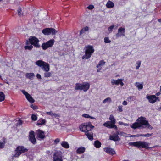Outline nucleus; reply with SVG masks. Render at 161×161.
Listing matches in <instances>:
<instances>
[{
	"instance_id": "nucleus-1",
	"label": "nucleus",
	"mask_w": 161,
	"mask_h": 161,
	"mask_svg": "<svg viewBox=\"0 0 161 161\" xmlns=\"http://www.w3.org/2000/svg\"><path fill=\"white\" fill-rule=\"evenodd\" d=\"M137 122L132 124L130 127L133 129L147 128L152 130L153 127L151 125L146 118L143 116L139 117L136 120Z\"/></svg>"
},
{
	"instance_id": "nucleus-2",
	"label": "nucleus",
	"mask_w": 161,
	"mask_h": 161,
	"mask_svg": "<svg viewBox=\"0 0 161 161\" xmlns=\"http://www.w3.org/2000/svg\"><path fill=\"white\" fill-rule=\"evenodd\" d=\"M84 49L85 54L82 57V58L83 59H88L91 57L92 54L94 52L93 47L92 46L88 45L85 47Z\"/></svg>"
},
{
	"instance_id": "nucleus-3",
	"label": "nucleus",
	"mask_w": 161,
	"mask_h": 161,
	"mask_svg": "<svg viewBox=\"0 0 161 161\" xmlns=\"http://www.w3.org/2000/svg\"><path fill=\"white\" fill-rule=\"evenodd\" d=\"M131 145L134 146L138 148H145L147 149L150 148L149 147V143L145 141H137L130 143Z\"/></svg>"
},
{
	"instance_id": "nucleus-4",
	"label": "nucleus",
	"mask_w": 161,
	"mask_h": 161,
	"mask_svg": "<svg viewBox=\"0 0 161 161\" xmlns=\"http://www.w3.org/2000/svg\"><path fill=\"white\" fill-rule=\"evenodd\" d=\"M109 119L111 121H108L105 122L103 124V125L104 126L109 128H116L117 126L115 125L116 123V120L113 115L112 114L110 115Z\"/></svg>"
},
{
	"instance_id": "nucleus-5",
	"label": "nucleus",
	"mask_w": 161,
	"mask_h": 161,
	"mask_svg": "<svg viewBox=\"0 0 161 161\" xmlns=\"http://www.w3.org/2000/svg\"><path fill=\"white\" fill-rule=\"evenodd\" d=\"M28 151V149L25 148L23 146H19L17 147L15 150V154L13 155V157H19L22 153H24Z\"/></svg>"
},
{
	"instance_id": "nucleus-6",
	"label": "nucleus",
	"mask_w": 161,
	"mask_h": 161,
	"mask_svg": "<svg viewBox=\"0 0 161 161\" xmlns=\"http://www.w3.org/2000/svg\"><path fill=\"white\" fill-rule=\"evenodd\" d=\"M85 124V125H81V131L85 133L92 131L91 130L93 129L94 126L92 125L91 122Z\"/></svg>"
},
{
	"instance_id": "nucleus-7",
	"label": "nucleus",
	"mask_w": 161,
	"mask_h": 161,
	"mask_svg": "<svg viewBox=\"0 0 161 161\" xmlns=\"http://www.w3.org/2000/svg\"><path fill=\"white\" fill-rule=\"evenodd\" d=\"M29 42L32 45H33L36 48H39L40 47L39 42V41L35 36H30L29 38Z\"/></svg>"
},
{
	"instance_id": "nucleus-8",
	"label": "nucleus",
	"mask_w": 161,
	"mask_h": 161,
	"mask_svg": "<svg viewBox=\"0 0 161 161\" xmlns=\"http://www.w3.org/2000/svg\"><path fill=\"white\" fill-rule=\"evenodd\" d=\"M58 31L54 28H47L43 29L42 31V32L45 35H49L50 34L54 35L57 33Z\"/></svg>"
},
{
	"instance_id": "nucleus-9",
	"label": "nucleus",
	"mask_w": 161,
	"mask_h": 161,
	"mask_svg": "<svg viewBox=\"0 0 161 161\" xmlns=\"http://www.w3.org/2000/svg\"><path fill=\"white\" fill-rule=\"evenodd\" d=\"M54 39H51L46 43H43L41 47L43 50H45L48 48L52 47L54 44Z\"/></svg>"
},
{
	"instance_id": "nucleus-10",
	"label": "nucleus",
	"mask_w": 161,
	"mask_h": 161,
	"mask_svg": "<svg viewBox=\"0 0 161 161\" xmlns=\"http://www.w3.org/2000/svg\"><path fill=\"white\" fill-rule=\"evenodd\" d=\"M125 29L122 27L119 28L118 30V33H116L115 36L116 38L124 36H125Z\"/></svg>"
},
{
	"instance_id": "nucleus-11",
	"label": "nucleus",
	"mask_w": 161,
	"mask_h": 161,
	"mask_svg": "<svg viewBox=\"0 0 161 161\" xmlns=\"http://www.w3.org/2000/svg\"><path fill=\"white\" fill-rule=\"evenodd\" d=\"M29 141L33 144L35 145L36 143V141L34 131L31 130L29 132Z\"/></svg>"
},
{
	"instance_id": "nucleus-12",
	"label": "nucleus",
	"mask_w": 161,
	"mask_h": 161,
	"mask_svg": "<svg viewBox=\"0 0 161 161\" xmlns=\"http://www.w3.org/2000/svg\"><path fill=\"white\" fill-rule=\"evenodd\" d=\"M53 161H63L62 154L59 152H56L53 155Z\"/></svg>"
},
{
	"instance_id": "nucleus-13",
	"label": "nucleus",
	"mask_w": 161,
	"mask_h": 161,
	"mask_svg": "<svg viewBox=\"0 0 161 161\" xmlns=\"http://www.w3.org/2000/svg\"><path fill=\"white\" fill-rule=\"evenodd\" d=\"M147 98L149 101V102L151 103H153L155 102L157 100H159V98L157 97L155 95H151L147 96Z\"/></svg>"
},
{
	"instance_id": "nucleus-14",
	"label": "nucleus",
	"mask_w": 161,
	"mask_h": 161,
	"mask_svg": "<svg viewBox=\"0 0 161 161\" xmlns=\"http://www.w3.org/2000/svg\"><path fill=\"white\" fill-rule=\"evenodd\" d=\"M104 150L107 153L111 155H113L116 154V153L114 149L111 147H105L104 148Z\"/></svg>"
},
{
	"instance_id": "nucleus-15",
	"label": "nucleus",
	"mask_w": 161,
	"mask_h": 161,
	"mask_svg": "<svg viewBox=\"0 0 161 161\" xmlns=\"http://www.w3.org/2000/svg\"><path fill=\"white\" fill-rule=\"evenodd\" d=\"M122 81L123 80L122 79H119L117 80L112 79L111 81V83L112 85H118L120 84L121 86H122L124 85Z\"/></svg>"
},
{
	"instance_id": "nucleus-16",
	"label": "nucleus",
	"mask_w": 161,
	"mask_h": 161,
	"mask_svg": "<svg viewBox=\"0 0 161 161\" xmlns=\"http://www.w3.org/2000/svg\"><path fill=\"white\" fill-rule=\"evenodd\" d=\"M36 135L38 138L40 139H42L45 137L44 132L40 130H38L37 131Z\"/></svg>"
},
{
	"instance_id": "nucleus-17",
	"label": "nucleus",
	"mask_w": 161,
	"mask_h": 161,
	"mask_svg": "<svg viewBox=\"0 0 161 161\" xmlns=\"http://www.w3.org/2000/svg\"><path fill=\"white\" fill-rule=\"evenodd\" d=\"M90 84L88 82H84L81 84V90H83L84 92L87 91L89 88Z\"/></svg>"
},
{
	"instance_id": "nucleus-18",
	"label": "nucleus",
	"mask_w": 161,
	"mask_h": 161,
	"mask_svg": "<svg viewBox=\"0 0 161 161\" xmlns=\"http://www.w3.org/2000/svg\"><path fill=\"white\" fill-rule=\"evenodd\" d=\"M85 135L89 140L92 141L93 139V133L92 131L85 133Z\"/></svg>"
},
{
	"instance_id": "nucleus-19",
	"label": "nucleus",
	"mask_w": 161,
	"mask_h": 161,
	"mask_svg": "<svg viewBox=\"0 0 161 161\" xmlns=\"http://www.w3.org/2000/svg\"><path fill=\"white\" fill-rule=\"evenodd\" d=\"M41 67L42 69L45 72H48L50 70V66L49 64L46 62V64H43Z\"/></svg>"
},
{
	"instance_id": "nucleus-20",
	"label": "nucleus",
	"mask_w": 161,
	"mask_h": 161,
	"mask_svg": "<svg viewBox=\"0 0 161 161\" xmlns=\"http://www.w3.org/2000/svg\"><path fill=\"white\" fill-rule=\"evenodd\" d=\"M109 139L110 140L115 142L119 141L120 140L118 135L115 136H110Z\"/></svg>"
},
{
	"instance_id": "nucleus-21",
	"label": "nucleus",
	"mask_w": 161,
	"mask_h": 161,
	"mask_svg": "<svg viewBox=\"0 0 161 161\" xmlns=\"http://www.w3.org/2000/svg\"><path fill=\"white\" fill-rule=\"evenodd\" d=\"M46 122V120L45 119H41L37 121V125H45Z\"/></svg>"
},
{
	"instance_id": "nucleus-22",
	"label": "nucleus",
	"mask_w": 161,
	"mask_h": 161,
	"mask_svg": "<svg viewBox=\"0 0 161 161\" xmlns=\"http://www.w3.org/2000/svg\"><path fill=\"white\" fill-rule=\"evenodd\" d=\"M153 134L147 133L146 134H137L136 135H134L133 137H139V136H143V137H149L152 136Z\"/></svg>"
},
{
	"instance_id": "nucleus-23",
	"label": "nucleus",
	"mask_w": 161,
	"mask_h": 161,
	"mask_svg": "<svg viewBox=\"0 0 161 161\" xmlns=\"http://www.w3.org/2000/svg\"><path fill=\"white\" fill-rule=\"evenodd\" d=\"M6 143V139L5 138H3L2 140L0 141V149L3 148Z\"/></svg>"
},
{
	"instance_id": "nucleus-24",
	"label": "nucleus",
	"mask_w": 161,
	"mask_h": 161,
	"mask_svg": "<svg viewBox=\"0 0 161 161\" xmlns=\"http://www.w3.org/2000/svg\"><path fill=\"white\" fill-rule=\"evenodd\" d=\"M38 66L42 67L44 65L43 64H46V62L41 60L37 61L35 63Z\"/></svg>"
},
{
	"instance_id": "nucleus-25",
	"label": "nucleus",
	"mask_w": 161,
	"mask_h": 161,
	"mask_svg": "<svg viewBox=\"0 0 161 161\" xmlns=\"http://www.w3.org/2000/svg\"><path fill=\"white\" fill-rule=\"evenodd\" d=\"M114 4L112 1L109 0L107 2L106 6L107 8H111L114 7Z\"/></svg>"
},
{
	"instance_id": "nucleus-26",
	"label": "nucleus",
	"mask_w": 161,
	"mask_h": 161,
	"mask_svg": "<svg viewBox=\"0 0 161 161\" xmlns=\"http://www.w3.org/2000/svg\"><path fill=\"white\" fill-rule=\"evenodd\" d=\"M94 145L96 148H99L101 146V143L99 141L96 140L94 142Z\"/></svg>"
},
{
	"instance_id": "nucleus-27",
	"label": "nucleus",
	"mask_w": 161,
	"mask_h": 161,
	"mask_svg": "<svg viewBox=\"0 0 161 161\" xmlns=\"http://www.w3.org/2000/svg\"><path fill=\"white\" fill-rule=\"evenodd\" d=\"M61 145L63 147L65 148H68L69 147V146L67 142L66 141H63L61 143Z\"/></svg>"
},
{
	"instance_id": "nucleus-28",
	"label": "nucleus",
	"mask_w": 161,
	"mask_h": 161,
	"mask_svg": "<svg viewBox=\"0 0 161 161\" xmlns=\"http://www.w3.org/2000/svg\"><path fill=\"white\" fill-rule=\"evenodd\" d=\"M35 76L33 73H27L26 74V77L30 79H32L33 77Z\"/></svg>"
},
{
	"instance_id": "nucleus-29",
	"label": "nucleus",
	"mask_w": 161,
	"mask_h": 161,
	"mask_svg": "<svg viewBox=\"0 0 161 161\" xmlns=\"http://www.w3.org/2000/svg\"><path fill=\"white\" fill-rule=\"evenodd\" d=\"M26 98L31 103H33L34 102L35 100L30 94L27 97H26Z\"/></svg>"
},
{
	"instance_id": "nucleus-30",
	"label": "nucleus",
	"mask_w": 161,
	"mask_h": 161,
	"mask_svg": "<svg viewBox=\"0 0 161 161\" xmlns=\"http://www.w3.org/2000/svg\"><path fill=\"white\" fill-rule=\"evenodd\" d=\"M4 94L2 92H0V102H2L5 99Z\"/></svg>"
},
{
	"instance_id": "nucleus-31",
	"label": "nucleus",
	"mask_w": 161,
	"mask_h": 161,
	"mask_svg": "<svg viewBox=\"0 0 161 161\" xmlns=\"http://www.w3.org/2000/svg\"><path fill=\"white\" fill-rule=\"evenodd\" d=\"M89 29V27L88 26H86L84 27L82 29H81V34L83 33L86 31H88Z\"/></svg>"
},
{
	"instance_id": "nucleus-32",
	"label": "nucleus",
	"mask_w": 161,
	"mask_h": 161,
	"mask_svg": "<svg viewBox=\"0 0 161 161\" xmlns=\"http://www.w3.org/2000/svg\"><path fill=\"white\" fill-rule=\"evenodd\" d=\"M135 86L138 88V89H142L143 88V86L142 84H141L138 82L136 83Z\"/></svg>"
},
{
	"instance_id": "nucleus-33",
	"label": "nucleus",
	"mask_w": 161,
	"mask_h": 161,
	"mask_svg": "<svg viewBox=\"0 0 161 161\" xmlns=\"http://www.w3.org/2000/svg\"><path fill=\"white\" fill-rule=\"evenodd\" d=\"M46 114L47 115H51L52 117L54 116L56 117L58 116V115L55 113H53L52 111L47 112Z\"/></svg>"
},
{
	"instance_id": "nucleus-34",
	"label": "nucleus",
	"mask_w": 161,
	"mask_h": 161,
	"mask_svg": "<svg viewBox=\"0 0 161 161\" xmlns=\"http://www.w3.org/2000/svg\"><path fill=\"white\" fill-rule=\"evenodd\" d=\"M52 73L48 72H46L44 73V76L45 77H49L52 76Z\"/></svg>"
},
{
	"instance_id": "nucleus-35",
	"label": "nucleus",
	"mask_w": 161,
	"mask_h": 161,
	"mask_svg": "<svg viewBox=\"0 0 161 161\" xmlns=\"http://www.w3.org/2000/svg\"><path fill=\"white\" fill-rule=\"evenodd\" d=\"M105 62L103 60H102L100 61L98 64L97 65V67L98 68L99 66L102 65H104L105 64Z\"/></svg>"
},
{
	"instance_id": "nucleus-36",
	"label": "nucleus",
	"mask_w": 161,
	"mask_h": 161,
	"mask_svg": "<svg viewBox=\"0 0 161 161\" xmlns=\"http://www.w3.org/2000/svg\"><path fill=\"white\" fill-rule=\"evenodd\" d=\"M33 48V46L32 45L30 46H25L24 47V48L25 50H31Z\"/></svg>"
},
{
	"instance_id": "nucleus-37",
	"label": "nucleus",
	"mask_w": 161,
	"mask_h": 161,
	"mask_svg": "<svg viewBox=\"0 0 161 161\" xmlns=\"http://www.w3.org/2000/svg\"><path fill=\"white\" fill-rule=\"evenodd\" d=\"M141 61H137L136 64V69H138L140 67L141 64Z\"/></svg>"
},
{
	"instance_id": "nucleus-38",
	"label": "nucleus",
	"mask_w": 161,
	"mask_h": 161,
	"mask_svg": "<svg viewBox=\"0 0 161 161\" xmlns=\"http://www.w3.org/2000/svg\"><path fill=\"white\" fill-rule=\"evenodd\" d=\"M111 99L110 97H108L104 100L103 102V103H106L108 101L109 103H110L111 102Z\"/></svg>"
},
{
	"instance_id": "nucleus-39",
	"label": "nucleus",
	"mask_w": 161,
	"mask_h": 161,
	"mask_svg": "<svg viewBox=\"0 0 161 161\" xmlns=\"http://www.w3.org/2000/svg\"><path fill=\"white\" fill-rule=\"evenodd\" d=\"M31 118L32 120L35 121L37 120V117L36 115L32 114L31 116Z\"/></svg>"
},
{
	"instance_id": "nucleus-40",
	"label": "nucleus",
	"mask_w": 161,
	"mask_h": 161,
	"mask_svg": "<svg viewBox=\"0 0 161 161\" xmlns=\"http://www.w3.org/2000/svg\"><path fill=\"white\" fill-rule=\"evenodd\" d=\"M128 100L130 101H134L135 98L134 96H130L127 98Z\"/></svg>"
},
{
	"instance_id": "nucleus-41",
	"label": "nucleus",
	"mask_w": 161,
	"mask_h": 161,
	"mask_svg": "<svg viewBox=\"0 0 161 161\" xmlns=\"http://www.w3.org/2000/svg\"><path fill=\"white\" fill-rule=\"evenodd\" d=\"M104 41L105 43H108L111 42V41L109 40L108 37H105L104 38Z\"/></svg>"
},
{
	"instance_id": "nucleus-42",
	"label": "nucleus",
	"mask_w": 161,
	"mask_h": 161,
	"mask_svg": "<svg viewBox=\"0 0 161 161\" xmlns=\"http://www.w3.org/2000/svg\"><path fill=\"white\" fill-rule=\"evenodd\" d=\"M76 86L75 87V89L76 90L80 89V84L79 83H76Z\"/></svg>"
},
{
	"instance_id": "nucleus-43",
	"label": "nucleus",
	"mask_w": 161,
	"mask_h": 161,
	"mask_svg": "<svg viewBox=\"0 0 161 161\" xmlns=\"http://www.w3.org/2000/svg\"><path fill=\"white\" fill-rule=\"evenodd\" d=\"M25 95L26 97H27V96L29 95V94L26 92L25 90H22L21 91Z\"/></svg>"
},
{
	"instance_id": "nucleus-44",
	"label": "nucleus",
	"mask_w": 161,
	"mask_h": 161,
	"mask_svg": "<svg viewBox=\"0 0 161 161\" xmlns=\"http://www.w3.org/2000/svg\"><path fill=\"white\" fill-rule=\"evenodd\" d=\"M30 106L34 110L37 109L38 108L37 106H34L33 104H31Z\"/></svg>"
},
{
	"instance_id": "nucleus-45",
	"label": "nucleus",
	"mask_w": 161,
	"mask_h": 161,
	"mask_svg": "<svg viewBox=\"0 0 161 161\" xmlns=\"http://www.w3.org/2000/svg\"><path fill=\"white\" fill-rule=\"evenodd\" d=\"M114 27V25H111L109 27H108V31L110 32L112 31Z\"/></svg>"
},
{
	"instance_id": "nucleus-46",
	"label": "nucleus",
	"mask_w": 161,
	"mask_h": 161,
	"mask_svg": "<svg viewBox=\"0 0 161 161\" xmlns=\"http://www.w3.org/2000/svg\"><path fill=\"white\" fill-rule=\"evenodd\" d=\"M87 8L89 10H92L94 8V6L92 5H90L87 7Z\"/></svg>"
},
{
	"instance_id": "nucleus-47",
	"label": "nucleus",
	"mask_w": 161,
	"mask_h": 161,
	"mask_svg": "<svg viewBox=\"0 0 161 161\" xmlns=\"http://www.w3.org/2000/svg\"><path fill=\"white\" fill-rule=\"evenodd\" d=\"M21 12V9L20 8H19L18 10V14L20 16L22 15Z\"/></svg>"
},
{
	"instance_id": "nucleus-48",
	"label": "nucleus",
	"mask_w": 161,
	"mask_h": 161,
	"mask_svg": "<svg viewBox=\"0 0 161 161\" xmlns=\"http://www.w3.org/2000/svg\"><path fill=\"white\" fill-rule=\"evenodd\" d=\"M82 117L86 118H89L90 116L88 114H85L82 115Z\"/></svg>"
},
{
	"instance_id": "nucleus-49",
	"label": "nucleus",
	"mask_w": 161,
	"mask_h": 161,
	"mask_svg": "<svg viewBox=\"0 0 161 161\" xmlns=\"http://www.w3.org/2000/svg\"><path fill=\"white\" fill-rule=\"evenodd\" d=\"M122 106H119L118 108V110L120 112H121L123 111Z\"/></svg>"
},
{
	"instance_id": "nucleus-50",
	"label": "nucleus",
	"mask_w": 161,
	"mask_h": 161,
	"mask_svg": "<svg viewBox=\"0 0 161 161\" xmlns=\"http://www.w3.org/2000/svg\"><path fill=\"white\" fill-rule=\"evenodd\" d=\"M60 141V139L59 138H57L55 140L54 142L55 144H57L59 143Z\"/></svg>"
},
{
	"instance_id": "nucleus-51",
	"label": "nucleus",
	"mask_w": 161,
	"mask_h": 161,
	"mask_svg": "<svg viewBox=\"0 0 161 161\" xmlns=\"http://www.w3.org/2000/svg\"><path fill=\"white\" fill-rule=\"evenodd\" d=\"M23 123V121L20 119L18 121V122L17 123V125H22Z\"/></svg>"
},
{
	"instance_id": "nucleus-52",
	"label": "nucleus",
	"mask_w": 161,
	"mask_h": 161,
	"mask_svg": "<svg viewBox=\"0 0 161 161\" xmlns=\"http://www.w3.org/2000/svg\"><path fill=\"white\" fill-rule=\"evenodd\" d=\"M85 150V148L84 147L81 146V153H84Z\"/></svg>"
},
{
	"instance_id": "nucleus-53",
	"label": "nucleus",
	"mask_w": 161,
	"mask_h": 161,
	"mask_svg": "<svg viewBox=\"0 0 161 161\" xmlns=\"http://www.w3.org/2000/svg\"><path fill=\"white\" fill-rule=\"evenodd\" d=\"M77 153L78 154L80 153V147H79L76 150Z\"/></svg>"
},
{
	"instance_id": "nucleus-54",
	"label": "nucleus",
	"mask_w": 161,
	"mask_h": 161,
	"mask_svg": "<svg viewBox=\"0 0 161 161\" xmlns=\"http://www.w3.org/2000/svg\"><path fill=\"white\" fill-rule=\"evenodd\" d=\"M36 77L37 78L39 79H41V77L40 75L39 74H37L36 75Z\"/></svg>"
},
{
	"instance_id": "nucleus-55",
	"label": "nucleus",
	"mask_w": 161,
	"mask_h": 161,
	"mask_svg": "<svg viewBox=\"0 0 161 161\" xmlns=\"http://www.w3.org/2000/svg\"><path fill=\"white\" fill-rule=\"evenodd\" d=\"M122 104L124 105H126L127 104V103L126 101H124L123 102Z\"/></svg>"
},
{
	"instance_id": "nucleus-56",
	"label": "nucleus",
	"mask_w": 161,
	"mask_h": 161,
	"mask_svg": "<svg viewBox=\"0 0 161 161\" xmlns=\"http://www.w3.org/2000/svg\"><path fill=\"white\" fill-rule=\"evenodd\" d=\"M160 93L159 92H157L156 93L155 95L156 96H159L160 94Z\"/></svg>"
},
{
	"instance_id": "nucleus-57",
	"label": "nucleus",
	"mask_w": 161,
	"mask_h": 161,
	"mask_svg": "<svg viewBox=\"0 0 161 161\" xmlns=\"http://www.w3.org/2000/svg\"><path fill=\"white\" fill-rule=\"evenodd\" d=\"M46 153H47L48 154L50 153V151H47Z\"/></svg>"
},
{
	"instance_id": "nucleus-58",
	"label": "nucleus",
	"mask_w": 161,
	"mask_h": 161,
	"mask_svg": "<svg viewBox=\"0 0 161 161\" xmlns=\"http://www.w3.org/2000/svg\"><path fill=\"white\" fill-rule=\"evenodd\" d=\"M89 118H91V119H95L94 117H93L90 116V117Z\"/></svg>"
},
{
	"instance_id": "nucleus-59",
	"label": "nucleus",
	"mask_w": 161,
	"mask_h": 161,
	"mask_svg": "<svg viewBox=\"0 0 161 161\" xmlns=\"http://www.w3.org/2000/svg\"><path fill=\"white\" fill-rule=\"evenodd\" d=\"M158 21L159 22H161V19H159Z\"/></svg>"
},
{
	"instance_id": "nucleus-60",
	"label": "nucleus",
	"mask_w": 161,
	"mask_h": 161,
	"mask_svg": "<svg viewBox=\"0 0 161 161\" xmlns=\"http://www.w3.org/2000/svg\"><path fill=\"white\" fill-rule=\"evenodd\" d=\"M26 44L27 45L28 44V41H27V42H26Z\"/></svg>"
},
{
	"instance_id": "nucleus-61",
	"label": "nucleus",
	"mask_w": 161,
	"mask_h": 161,
	"mask_svg": "<svg viewBox=\"0 0 161 161\" xmlns=\"http://www.w3.org/2000/svg\"><path fill=\"white\" fill-rule=\"evenodd\" d=\"M79 128L80 129V125H79Z\"/></svg>"
},
{
	"instance_id": "nucleus-62",
	"label": "nucleus",
	"mask_w": 161,
	"mask_h": 161,
	"mask_svg": "<svg viewBox=\"0 0 161 161\" xmlns=\"http://www.w3.org/2000/svg\"><path fill=\"white\" fill-rule=\"evenodd\" d=\"M79 33H80V31Z\"/></svg>"
},
{
	"instance_id": "nucleus-63",
	"label": "nucleus",
	"mask_w": 161,
	"mask_h": 161,
	"mask_svg": "<svg viewBox=\"0 0 161 161\" xmlns=\"http://www.w3.org/2000/svg\"><path fill=\"white\" fill-rule=\"evenodd\" d=\"M160 90L161 91V86H160Z\"/></svg>"
},
{
	"instance_id": "nucleus-64",
	"label": "nucleus",
	"mask_w": 161,
	"mask_h": 161,
	"mask_svg": "<svg viewBox=\"0 0 161 161\" xmlns=\"http://www.w3.org/2000/svg\"><path fill=\"white\" fill-rule=\"evenodd\" d=\"M3 0H0V2H1V1H2Z\"/></svg>"
}]
</instances>
